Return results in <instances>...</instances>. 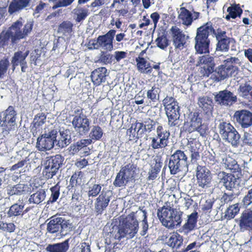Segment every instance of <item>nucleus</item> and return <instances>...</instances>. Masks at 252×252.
<instances>
[{
	"label": "nucleus",
	"instance_id": "obj_1",
	"mask_svg": "<svg viewBox=\"0 0 252 252\" xmlns=\"http://www.w3.org/2000/svg\"><path fill=\"white\" fill-rule=\"evenodd\" d=\"M23 24L20 20H17L6 31L0 33V48L7 45L10 39L12 43H15L21 39L25 38L30 33L33 27L32 22H28L22 28Z\"/></svg>",
	"mask_w": 252,
	"mask_h": 252
},
{
	"label": "nucleus",
	"instance_id": "obj_2",
	"mask_svg": "<svg viewBox=\"0 0 252 252\" xmlns=\"http://www.w3.org/2000/svg\"><path fill=\"white\" fill-rule=\"evenodd\" d=\"M115 229L117 230L116 234L114 235L113 232H111V235L114 236L115 239L120 240L125 237L129 239L134 237L139 229V222L134 216V212L127 215L119 226H117Z\"/></svg>",
	"mask_w": 252,
	"mask_h": 252
},
{
	"label": "nucleus",
	"instance_id": "obj_3",
	"mask_svg": "<svg viewBox=\"0 0 252 252\" xmlns=\"http://www.w3.org/2000/svg\"><path fill=\"white\" fill-rule=\"evenodd\" d=\"M213 32L214 28L211 23H207L197 29L194 38V48L196 52L201 54L209 52L210 40L209 35Z\"/></svg>",
	"mask_w": 252,
	"mask_h": 252
},
{
	"label": "nucleus",
	"instance_id": "obj_4",
	"mask_svg": "<svg viewBox=\"0 0 252 252\" xmlns=\"http://www.w3.org/2000/svg\"><path fill=\"white\" fill-rule=\"evenodd\" d=\"M183 212L171 207L163 206L158 210L157 215L162 225L167 228L179 225L182 221Z\"/></svg>",
	"mask_w": 252,
	"mask_h": 252
},
{
	"label": "nucleus",
	"instance_id": "obj_5",
	"mask_svg": "<svg viewBox=\"0 0 252 252\" xmlns=\"http://www.w3.org/2000/svg\"><path fill=\"white\" fill-rule=\"evenodd\" d=\"M218 128L222 138L231 143L234 147H237L240 143V135L235 128L230 123L220 122Z\"/></svg>",
	"mask_w": 252,
	"mask_h": 252
},
{
	"label": "nucleus",
	"instance_id": "obj_6",
	"mask_svg": "<svg viewBox=\"0 0 252 252\" xmlns=\"http://www.w3.org/2000/svg\"><path fill=\"white\" fill-rule=\"evenodd\" d=\"M64 157L61 155L47 157L43 163V176L47 179L53 178L59 172Z\"/></svg>",
	"mask_w": 252,
	"mask_h": 252
},
{
	"label": "nucleus",
	"instance_id": "obj_7",
	"mask_svg": "<svg viewBox=\"0 0 252 252\" xmlns=\"http://www.w3.org/2000/svg\"><path fill=\"white\" fill-rule=\"evenodd\" d=\"M17 112L12 106H9L4 111L0 113V127L3 132L9 133L14 130L17 126Z\"/></svg>",
	"mask_w": 252,
	"mask_h": 252
},
{
	"label": "nucleus",
	"instance_id": "obj_8",
	"mask_svg": "<svg viewBox=\"0 0 252 252\" xmlns=\"http://www.w3.org/2000/svg\"><path fill=\"white\" fill-rule=\"evenodd\" d=\"M58 130L53 129L45 130L37 139L36 147L40 151H45L52 149L56 146V138Z\"/></svg>",
	"mask_w": 252,
	"mask_h": 252
},
{
	"label": "nucleus",
	"instance_id": "obj_9",
	"mask_svg": "<svg viewBox=\"0 0 252 252\" xmlns=\"http://www.w3.org/2000/svg\"><path fill=\"white\" fill-rule=\"evenodd\" d=\"M136 166L132 163H129L123 166L117 173L113 185L116 187H122L126 186L134 179Z\"/></svg>",
	"mask_w": 252,
	"mask_h": 252
},
{
	"label": "nucleus",
	"instance_id": "obj_10",
	"mask_svg": "<svg viewBox=\"0 0 252 252\" xmlns=\"http://www.w3.org/2000/svg\"><path fill=\"white\" fill-rule=\"evenodd\" d=\"M78 114L73 117L72 125L79 135L83 136L87 134L90 129L91 121L83 113L82 110L80 113L79 110L75 111Z\"/></svg>",
	"mask_w": 252,
	"mask_h": 252
},
{
	"label": "nucleus",
	"instance_id": "obj_11",
	"mask_svg": "<svg viewBox=\"0 0 252 252\" xmlns=\"http://www.w3.org/2000/svg\"><path fill=\"white\" fill-rule=\"evenodd\" d=\"M219 184L224 187L226 190L233 191H238L237 189L240 186V181L233 175L220 171L217 174Z\"/></svg>",
	"mask_w": 252,
	"mask_h": 252
},
{
	"label": "nucleus",
	"instance_id": "obj_12",
	"mask_svg": "<svg viewBox=\"0 0 252 252\" xmlns=\"http://www.w3.org/2000/svg\"><path fill=\"white\" fill-rule=\"evenodd\" d=\"M213 94L216 103L220 106L230 107L237 102V95L226 89L215 93Z\"/></svg>",
	"mask_w": 252,
	"mask_h": 252
},
{
	"label": "nucleus",
	"instance_id": "obj_13",
	"mask_svg": "<svg viewBox=\"0 0 252 252\" xmlns=\"http://www.w3.org/2000/svg\"><path fill=\"white\" fill-rule=\"evenodd\" d=\"M208 128L207 126L204 123H202V117L198 113L195 112L191 115L190 125L189 127V132L197 131L201 136L204 137L206 135V131Z\"/></svg>",
	"mask_w": 252,
	"mask_h": 252
},
{
	"label": "nucleus",
	"instance_id": "obj_14",
	"mask_svg": "<svg viewBox=\"0 0 252 252\" xmlns=\"http://www.w3.org/2000/svg\"><path fill=\"white\" fill-rule=\"evenodd\" d=\"M171 36L173 45L175 49L182 50L186 46L187 38L183 31L177 26H173L169 31Z\"/></svg>",
	"mask_w": 252,
	"mask_h": 252
},
{
	"label": "nucleus",
	"instance_id": "obj_15",
	"mask_svg": "<svg viewBox=\"0 0 252 252\" xmlns=\"http://www.w3.org/2000/svg\"><path fill=\"white\" fill-rule=\"evenodd\" d=\"M166 114L170 126H179L181 123L180 120L179 106L177 103H171L165 105Z\"/></svg>",
	"mask_w": 252,
	"mask_h": 252
},
{
	"label": "nucleus",
	"instance_id": "obj_16",
	"mask_svg": "<svg viewBox=\"0 0 252 252\" xmlns=\"http://www.w3.org/2000/svg\"><path fill=\"white\" fill-rule=\"evenodd\" d=\"M213 33L215 35L217 40L216 52H228L229 49V44L233 39L226 35L225 31L220 29L216 31L214 30Z\"/></svg>",
	"mask_w": 252,
	"mask_h": 252
},
{
	"label": "nucleus",
	"instance_id": "obj_17",
	"mask_svg": "<svg viewBox=\"0 0 252 252\" xmlns=\"http://www.w3.org/2000/svg\"><path fill=\"white\" fill-rule=\"evenodd\" d=\"M203 65L200 68V73L203 76L208 77L214 72L215 63L213 57L209 55H203L198 58L196 66Z\"/></svg>",
	"mask_w": 252,
	"mask_h": 252
},
{
	"label": "nucleus",
	"instance_id": "obj_18",
	"mask_svg": "<svg viewBox=\"0 0 252 252\" xmlns=\"http://www.w3.org/2000/svg\"><path fill=\"white\" fill-rule=\"evenodd\" d=\"M197 183L202 189L209 187L212 180L211 172L206 167L198 165L196 168Z\"/></svg>",
	"mask_w": 252,
	"mask_h": 252
},
{
	"label": "nucleus",
	"instance_id": "obj_19",
	"mask_svg": "<svg viewBox=\"0 0 252 252\" xmlns=\"http://www.w3.org/2000/svg\"><path fill=\"white\" fill-rule=\"evenodd\" d=\"M234 120L242 128H247L252 126V112L247 110L236 111Z\"/></svg>",
	"mask_w": 252,
	"mask_h": 252
},
{
	"label": "nucleus",
	"instance_id": "obj_20",
	"mask_svg": "<svg viewBox=\"0 0 252 252\" xmlns=\"http://www.w3.org/2000/svg\"><path fill=\"white\" fill-rule=\"evenodd\" d=\"M184 4V3H183L181 5L178 18L181 20L183 25L189 27L192 24L193 20L199 18L200 14L198 12L194 11L193 8L191 9V11H189L186 7L182 6Z\"/></svg>",
	"mask_w": 252,
	"mask_h": 252
},
{
	"label": "nucleus",
	"instance_id": "obj_21",
	"mask_svg": "<svg viewBox=\"0 0 252 252\" xmlns=\"http://www.w3.org/2000/svg\"><path fill=\"white\" fill-rule=\"evenodd\" d=\"M112 192L107 190L102 191L96 199L94 203L95 211L97 215L102 214L103 211L108 206L111 197Z\"/></svg>",
	"mask_w": 252,
	"mask_h": 252
},
{
	"label": "nucleus",
	"instance_id": "obj_22",
	"mask_svg": "<svg viewBox=\"0 0 252 252\" xmlns=\"http://www.w3.org/2000/svg\"><path fill=\"white\" fill-rule=\"evenodd\" d=\"M238 225L240 231H252V208L244 211L241 214Z\"/></svg>",
	"mask_w": 252,
	"mask_h": 252
},
{
	"label": "nucleus",
	"instance_id": "obj_23",
	"mask_svg": "<svg viewBox=\"0 0 252 252\" xmlns=\"http://www.w3.org/2000/svg\"><path fill=\"white\" fill-rule=\"evenodd\" d=\"M161 240L169 247L178 249L183 245V237L177 233H172L163 235Z\"/></svg>",
	"mask_w": 252,
	"mask_h": 252
},
{
	"label": "nucleus",
	"instance_id": "obj_24",
	"mask_svg": "<svg viewBox=\"0 0 252 252\" xmlns=\"http://www.w3.org/2000/svg\"><path fill=\"white\" fill-rule=\"evenodd\" d=\"M116 31L111 30L104 35L98 36V41L100 48L104 50L112 51L113 49V41Z\"/></svg>",
	"mask_w": 252,
	"mask_h": 252
},
{
	"label": "nucleus",
	"instance_id": "obj_25",
	"mask_svg": "<svg viewBox=\"0 0 252 252\" xmlns=\"http://www.w3.org/2000/svg\"><path fill=\"white\" fill-rule=\"evenodd\" d=\"M56 138V146L58 148L66 147L72 142L71 132L68 129L61 128L59 131Z\"/></svg>",
	"mask_w": 252,
	"mask_h": 252
},
{
	"label": "nucleus",
	"instance_id": "obj_26",
	"mask_svg": "<svg viewBox=\"0 0 252 252\" xmlns=\"http://www.w3.org/2000/svg\"><path fill=\"white\" fill-rule=\"evenodd\" d=\"M107 70L104 67H98L94 70L91 74L92 81L95 86H99L106 81Z\"/></svg>",
	"mask_w": 252,
	"mask_h": 252
},
{
	"label": "nucleus",
	"instance_id": "obj_27",
	"mask_svg": "<svg viewBox=\"0 0 252 252\" xmlns=\"http://www.w3.org/2000/svg\"><path fill=\"white\" fill-rule=\"evenodd\" d=\"M46 197V191L44 189H39L32 191L28 198L30 204L41 205L44 202Z\"/></svg>",
	"mask_w": 252,
	"mask_h": 252
},
{
	"label": "nucleus",
	"instance_id": "obj_28",
	"mask_svg": "<svg viewBox=\"0 0 252 252\" xmlns=\"http://www.w3.org/2000/svg\"><path fill=\"white\" fill-rule=\"evenodd\" d=\"M228 68L229 77L235 76L239 71L241 63L238 58L231 57L225 60Z\"/></svg>",
	"mask_w": 252,
	"mask_h": 252
},
{
	"label": "nucleus",
	"instance_id": "obj_29",
	"mask_svg": "<svg viewBox=\"0 0 252 252\" xmlns=\"http://www.w3.org/2000/svg\"><path fill=\"white\" fill-rule=\"evenodd\" d=\"M134 216L138 218L141 221V230L140 231V235L142 236H144L147 233L149 229V224L147 221V212L145 210L139 209L135 213H134Z\"/></svg>",
	"mask_w": 252,
	"mask_h": 252
},
{
	"label": "nucleus",
	"instance_id": "obj_30",
	"mask_svg": "<svg viewBox=\"0 0 252 252\" xmlns=\"http://www.w3.org/2000/svg\"><path fill=\"white\" fill-rule=\"evenodd\" d=\"M35 0H12L8 7V12H19L29 6L30 2Z\"/></svg>",
	"mask_w": 252,
	"mask_h": 252
},
{
	"label": "nucleus",
	"instance_id": "obj_31",
	"mask_svg": "<svg viewBox=\"0 0 252 252\" xmlns=\"http://www.w3.org/2000/svg\"><path fill=\"white\" fill-rule=\"evenodd\" d=\"M62 220V217L57 215L52 216L50 221L47 224V231L51 234H55L60 232L61 221Z\"/></svg>",
	"mask_w": 252,
	"mask_h": 252
},
{
	"label": "nucleus",
	"instance_id": "obj_32",
	"mask_svg": "<svg viewBox=\"0 0 252 252\" xmlns=\"http://www.w3.org/2000/svg\"><path fill=\"white\" fill-rule=\"evenodd\" d=\"M31 185L25 184H18L10 187L8 189V194L10 195H21L30 191Z\"/></svg>",
	"mask_w": 252,
	"mask_h": 252
},
{
	"label": "nucleus",
	"instance_id": "obj_33",
	"mask_svg": "<svg viewBox=\"0 0 252 252\" xmlns=\"http://www.w3.org/2000/svg\"><path fill=\"white\" fill-rule=\"evenodd\" d=\"M69 247V239H67L61 243L48 245L46 250L49 252H66Z\"/></svg>",
	"mask_w": 252,
	"mask_h": 252
},
{
	"label": "nucleus",
	"instance_id": "obj_34",
	"mask_svg": "<svg viewBox=\"0 0 252 252\" xmlns=\"http://www.w3.org/2000/svg\"><path fill=\"white\" fill-rule=\"evenodd\" d=\"M238 93L240 97L248 101H252V86L249 83L241 84L238 89Z\"/></svg>",
	"mask_w": 252,
	"mask_h": 252
},
{
	"label": "nucleus",
	"instance_id": "obj_35",
	"mask_svg": "<svg viewBox=\"0 0 252 252\" xmlns=\"http://www.w3.org/2000/svg\"><path fill=\"white\" fill-rule=\"evenodd\" d=\"M138 70L142 73L149 74L152 72V68L150 63L143 57L136 58Z\"/></svg>",
	"mask_w": 252,
	"mask_h": 252
},
{
	"label": "nucleus",
	"instance_id": "obj_36",
	"mask_svg": "<svg viewBox=\"0 0 252 252\" xmlns=\"http://www.w3.org/2000/svg\"><path fill=\"white\" fill-rule=\"evenodd\" d=\"M168 166L171 174H176L181 171L187 172L188 167H186L177 161L175 159L170 157L168 164Z\"/></svg>",
	"mask_w": 252,
	"mask_h": 252
},
{
	"label": "nucleus",
	"instance_id": "obj_37",
	"mask_svg": "<svg viewBox=\"0 0 252 252\" xmlns=\"http://www.w3.org/2000/svg\"><path fill=\"white\" fill-rule=\"evenodd\" d=\"M222 164L224 165V167L226 169L229 170L232 173L239 172L241 171V168L237 162L230 157L223 158Z\"/></svg>",
	"mask_w": 252,
	"mask_h": 252
},
{
	"label": "nucleus",
	"instance_id": "obj_38",
	"mask_svg": "<svg viewBox=\"0 0 252 252\" xmlns=\"http://www.w3.org/2000/svg\"><path fill=\"white\" fill-rule=\"evenodd\" d=\"M29 54V51H27L25 52L19 51L14 53L11 61V63L13 66V70L15 69V66L27 63L26 58L27 57Z\"/></svg>",
	"mask_w": 252,
	"mask_h": 252
},
{
	"label": "nucleus",
	"instance_id": "obj_39",
	"mask_svg": "<svg viewBox=\"0 0 252 252\" xmlns=\"http://www.w3.org/2000/svg\"><path fill=\"white\" fill-rule=\"evenodd\" d=\"M227 12L228 13L225 16L227 20H230V18L235 19L237 17H240L243 10L239 6V4H232L227 9Z\"/></svg>",
	"mask_w": 252,
	"mask_h": 252
},
{
	"label": "nucleus",
	"instance_id": "obj_40",
	"mask_svg": "<svg viewBox=\"0 0 252 252\" xmlns=\"http://www.w3.org/2000/svg\"><path fill=\"white\" fill-rule=\"evenodd\" d=\"M73 13L75 16V21L80 23L84 20L89 15V10L88 9L77 6L73 10Z\"/></svg>",
	"mask_w": 252,
	"mask_h": 252
},
{
	"label": "nucleus",
	"instance_id": "obj_41",
	"mask_svg": "<svg viewBox=\"0 0 252 252\" xmlns=\"http://www.w3.org/2000/svg\"><path fill=\"white\" fill-rule=\"evenodd\" d=\"M197 219V213L195 212L188 217L187 222L183 226L184 230L188 232L192 230L196 226Z\"/></svg>",
	"mask_w": 252,
	"mask_h": 252
},
{
	"label": "nucleus",
	"instance_id": "obj_42",
	"mask_svg": "<svg viewBox=\"0 0 252 252\" xmlns=\"http://www.w3.org/2000/svg\"><path fill=\"white\" fill-rule=\"evenodd\" d=\"M171 157H172V158L175 159L177 161L180 163L181 165L188 167L189 161L188 160L187 156L185 154L184 151L178 150L171 155Z\"/></svg>",
	"mask_w": 252,
	"mask_h": 252
},
{
	"label": "nucleus",
	"instance_id": "obj_43",
	"mask_svg": "<svg viewBox=\"0 0 252 252\" xmlns=\"http://www.w3.org/2000/svg\"><path fill=\"white\" fill-rule=\"evenodd\" d=\"M198 104L200 107L207 112L212 109V99L208 96H203L198 99Z\"/></svg>",
	"mask_w": 252,
	"mask_h": 252
},
{
	"label": "nucleus",
	"instance_id": "obj_44",
	"mask_svg": "<svg viewBox=\"0 0 252 252\" xmlns=\"http://www.w3.org/2000/svg\"><path fill=\"white\" fill-rule=\"evenodd\" d=\"M150 139L152 140L150 145L153 149L164 148L168 145V139H159L157 137H151Z\"/></svg>",
	"mask_w": 252,
	"mask_h": 252
},
{
	"label": "nucleus",
	"instance_id": "obj_45",
	"mask_svg": "<svg viewBox=\"0 0 252 252\" xmlns=\"http://www.w3.org/2000/svg\"><path fill=\"white\" fill-rule=\"evenodd\" d=\"M214 72L218 74L220 80H223L229 77L228 68L226 67V63L225 60L224 61L223 64L219 66L215 69H214Z\"/></svg>",
	"mask_w": 252,
	"mask_h": 252
},
{
	"label": "nucleus",
	"instance_id": "obj_46",
	"mask_svg": "<svg viewBox=\"0 0 252 252\" xmlns=\"http://www.w3.org/2000/svg\"><path fill=\"white\" fill-rule=\"evenodd\" d=\"M103 135V130L98 126H93L89 133V138L94 141L99 140Z\"/></svg>",
	"mask_w": 252,
	"mask_h": 252
},
{
	"label": "nucleus",
	"instance_id": "obj_47",
	"mask_svg": "<svg viewBox=\"0 0 252 252\" xmlns=\"http://www.w3.org/2000/svg\"><path fill=\"white\" fill-rule=\"evenodd\" d=\"M24 205H19L17 203L12 205L9 208L7 214L9 217H16L21 215H23V210Z\"/></svg>",
	"mask_w": 252,
	"mask_h": 252
},
{
	"label": "nucleus",
	"instance_id": "obj_48",
	"mask_svg": "<svg viewBox=\"0 0 252 252\" xmlns=\"http://www.w3.org/2000/svg\"><path fill=\"white\" fill-rule=\"evenodd\" d=\"M240 208L238 204H235L230 206L227 209L225 216L227 219L230 220L233 219L235 216L239 213Z\"/></svg>",
	"mask_w": 252,
	"mask_h": 252
},
{
	"label": "nucleus",
	"instance_id": "obj_49",
	"mask_svg": "<svg viewBox=\"0 0 252 252\" xmlns=\"http://www.w3.org/2000/svg\"><path fill=\"white\" fill-rule=\"evenodd\" d=\"M72 27L73 25L70 22L64 21L59 25L58 31L63 34H69L72 32Z\"/></svg>",
	"mask_w": 252,
	"mask_h": 252
},
{
	"label": "nucleus",
	"instance_id": "obj_50",
	"mask_svg": "<svg viewBox=\"0 0 252 252\" xmlns=\"http://www.w3.org/2000/svg\"><path fill=\"white\" fill-rule=\"evenodd\" d=\"M239 194V191H233L230 193H224L221 197V202L223 204L228 203L232 201Z\"/></svg>",
	"mask_w": 252,
	"mask_h": 252
},
{
	"label": "nucleus",
	"instance_id": "obj_51",
	"mask_svg": "<svg viewBox=\"0 0 252 252\" xmlns=\"http://www.w3.org/2000/svg\"><path fill=\"white\" fill-rule=\"evenodd\" d=\"M51 191V197L48 202L51 203L55 202L58 199L60 194V186L59 183L50 189Z\"/></svg>",
	"mask_w": 252,
	"mask_h": 252
},
{
	"label": "nucleus",
	"instance_id": "obj_52",
	"mask_svg": "<svg viewBox=\"0 0 252 252\" xmlns=\"http://www.w3.org/2000/svg\"><path fill=\"white\" fill-rule=\"evenodd\" d=\"M156 42L157 46L161 49H165L169 45V40L163 33L158 35Z\"/></svg>",
	"mask_w": 252,
	"mask_h": 252
},
{
	"label": "nucleus",
	"instance_id": "obj_53",
	"mask_svg": "<svg viewBox=\"0 0 252 252\" xmlns=\"http://www.w3.org/2000/svg\"><path fill=\"white\" fill-rule=\"evenodd\" d=\"M101 186L99 184L90 185L88 188V195L89 197H95L100 192Z\"/></svg>",
	"mask_w": 252,
	"mask_h": 252
},
{
	"label": "nucleus",
	"instance_id": "obj_54",
	"mask_svg": "<svg viewBox=\"0 0 252 252\" xmlns=\"http://www.w3.org/2000/svg\"><path fill=\"white\" fill-rule=\"evenodd\" d=\"M60 224V232L63 233L65 232V234L69 231L72 230V224L70 222L69 220H65L62 217V220L61 221Z\"/></svg>",
	"mask_w": 252,
	"mask_h": 252
},
{
	"label": "nucleus",
	"instance_id": "obj_55",
	"mask_svg": "<svg viewBox=\"0 0 252 252\" xmlns=\"http://www.w3.org/2000/svg\"><path fill=\"white\" fill-rule=\"evenodd\" d=\"M157 136L155 137H157L159 139H169L170 136V132L167 131L166 129H164L161 125H158L157 128Z\"/></svg>",
	"mask_w": 252,
	"mask_h": 252
},
{
	"label": "nucleus",
	"instance_id": "obj_56",
	"mask_svg": "<svg viewBox=\"0 0 252 252\" xmlns=\"http://www.w3.org/2000/svg\"><path fill=\"white\" fill-rule=\"evenodd\" d=\"M9 64V62L7 59H3L0 61V78H3Z\"/></svg>",
	"mask_w": 252,
	"mask_h": 252
},
{
	"label": "nucleus",
	"instance_id": "obj_57",
	"mask_svg": "<svg viewBox=\"0 0 252 252\" xmlns=\"http://www.w3.org/2000/svg\"><path fill=\"white\" fill-rule=\"evenodd\" d=\"M159 89L155 86L152 87V89L147 92V97L153 101H155L158 97Z\"/></svg>",
	"mask_w": 252,
	"mask_h": 252
},
{
	"label": "nucleus",
	"instance_id": "obj_58",
	"mask_svg": "<svg viewBox=\"0 0 252 252\" xmlns=\"http://www.w3.org/2000/svg\"><path fill=\"white\" fill-rule=\"evenodd\" d=\"M142 123L143 125H144V129H146L148 132H150L155 129L157 122L149 119Z\"/></svg>",
	"mask_w": 252,
	"mask_h": 252
},
{
	"label": "nucleus",
	"instance_id": "obj_59",
	"mask_svg": "<svg viewBox=\"0 0 252 252\" xmlns=\"http://www.w3.org/2000/svg\"><path fill=\"white\" fill-rule=\"evenodd\" d=\"M91 244L90 241L81 243L77 247L78 252H91Z\"/></svg>",
	"mask_w": 252,
	"mask_h": 252
},
{
	"label": "nucleus",
	"instance_id": "obj_60",
	"mask_svg": "<svg viewBox=\"0 0 252 252\" xmlns=\"http://www.w3.org/2000/svg\"><path fill=\"white\" fill-rule=\"evenodd\" d=\"M242 202L246 207L252 204V188L250 189L243 197Z\"/></svg>",
	"mask_w": 252,
	"mask_h": 252
},
{
	"label": "nucleus",
	"instance_id": "obj_61",
	"mask_svg": "<svg viewBox=\"0 0 252 252\" xmlns=\"http://www.w3.org/2000/svg\"><path fill=\"white\" fill-rule=\"evenodd\" d=\"M74 0H60L58 1L52 7L53 10L59 7H66L70 5Z\"/></svg>",
	"mask_w": 252,
	"mask_h": 252
},
{
	"label": "nucleus",
	"instance_id": "obj_62",
	"mask_svg": "<svg viewBox=\"0 0 252 252\" xmlns=\"http://www.w3.org/2000/svg\"><path fill=\"white\" fill-rule=\"evenodd\" d=\"M135 126L136 129L137 128L136 139H139L143 136V135L147 130L144 129V125L142 123H137Z\"/></svg>",
	"mask_w": 252,
	"mask_h": 252
},
{
	"label": "nucleus",
	"instance_id": "obj_63",
	"mask_svg": "<svg viewBox=\"0 0 252 252\" xmlns=\"http://www.w3.org/2000/svg\"><path fill=\"white\" fill-rule=\"evenodd\" d=\"M48 6V4L40 1V3L36 6L34 11L33 13V15L38 18L39 14L42 13L45 8Z\"/></svg>",
	"mask_w": 252,
	"mask_h": 252
},
{
	"label": "nucleus",
	"instance_id": "obj_64",
	"mask_svg": "<svg viewBox=\"0 0 252 252\" xmlns=\"http://www.w3.org/2000/svg\"><path fill=\"white\" fill-rule=\"evenodd\" d=\"M242 140L243 143L252 146V132H245Z\"/></svg>",
	"mask_w": 252,
	"mask_h": 252
}]
</instances>
